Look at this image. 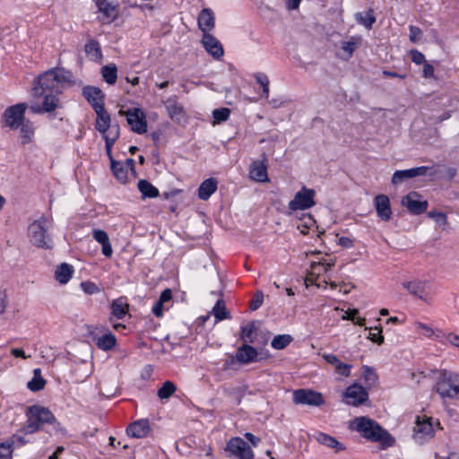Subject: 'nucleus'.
I'll list each match as a JSON object with an SVG mask.
<instances>
[{
    "label": "nucleus",
    "mask_w": 459,
    "mask_h": 459,
    "mask_svg": "<svg viewBox=\"0 0 459 459\" xmlns=\"http://www.w3.org/2000/svg\"><path fill=\"white\" fill-rule=\"evenodd\" d=\"M73 73L64 67H53L39 74L33 82L32 92L35 97L42 94H61L64 85L73 81Z\"/></svg>",
    "instance_id": "f257e3e1"
},
{
    "label": "nucleus",
    "mask_w": 459,
    "mask_h": 459,
    "mask_svg": "<svg viewBox=\"0 0 459 459\" xmlns=\"http://www.w3.org/2000/svg\"><path fill=\"white\" fill-rule=\"evenodd\" d=\"M350 429L360 434V436L371 442H377L382 448L393 446L395 439L375 420L366 416L356 417L350 423Z\"/></svg>",
    "instance_id": "f03ea898"
},
{
    "label": "nucleus",
    "mask_w": 459,
    "mask_h": 459,
    "mask_svg": "<svg viewBox=\"0 0 459 459\" xmlns=\"http://www.w3.org/2000/svg\"><path fill=\"white\" fill-rule=\"evenodd\" d=\"M25 415L27 417V421L23 427L25 433H34L45 423L54 424V428L58 434L65 435L66 433V430L61 426L60 422H56L54 414L47 407L40 405L29 406L26 409Z\"/></svg>",
    "instance_id": "7ed1b4c3"
},
{
    "label": "nucleus",
    "mask_w": 459,
    "mask_h": 459,
    "mask_svg": "<svg viewBox=\"0 0 459 459\" xmlns=\"http://www.w3.org/2000/svg\"><path fill=\"white\" fill-rule=\"evenodd\" d=\"M49 224L50 222L46 216H41L30 224L28 235L33 246L44 249H51L53 247L52 238L48 234Z\"/></svg>",
    "instance_id": "20e7f679"
},
{
    "label": "nucleus",
    "mask_w": 459,
    "mask_h": 459,
    "mask_svg": "<svg viewBox=\"0 0 459 459\" xmlns=\"http://www.w3.org/2000/svg\"><path fill=\"white\" fill-rule=\"evenodd\" d=\"M437 392L443 398H459V374L442 369L437 383Z\"/></svg>",
    "instance_id": "39448f33"
},
{
    "label": "nucleus",
    "mask_w": 459,
    "mask_h": 459,
    "mask_svg": "<svg viewBox=\"0 0 459 459\" xmlns=\"http://www.w3.org/2000/svg\"><path fill=\"white\" fill-rule=\"evenodd\" d=\"M27 108L28 104L25 102L8 107L3 113L2 123L12 130L18 129L25 119Z\"/></svg>",
    "instance_id": "423d86ee"
},
{
    "label": "nucleus",
    "mask_w": 459,
    "mask_h": 459,
    "mask_svg": "<svg viewBox=\"0 0 459 459\" xmlns=\"http://www.w3.org/2000/svg\"><path fill=\"white\" fill-rule=\"evenodd\" d=\"M120 116H125L131 130L139 134L147 132V121L145 113L139 108L119 110Z\"/></svg>",
    "instance_id": "0eeeda50"
},
{
    "label": "nucleus",
    "mask_w": 459,
    "mask_h": 459,
    "mask_svg": "<svg viewBox=\"0 0 459 459\" xmlns=\"http://www.w3.org/2000/svg\"><path fill=\"white\" fill-rule=\"evenodd\" d=\"M316 195V191L311 188H307L305 186L301 187L299 191H298L294 196V198L289 203V209L291 211H304L313 207L316 204L314 200Z\"/></svg>",
    "instance_id": "6e6552de"
},
{
    "label": "nucleus",
    "mask_w": 459,
    "mask_h": 459,
    "mask_svg": "<svg viewBox=\"0 0 459 459\" xmlns=\"http://www.w3.org/2000/svg\"><path fill=\"white\" fill-rule=\"evenodd\" d=\"M293 403L295 404L321 406L325 403L323 394L312 389H297L293 391Z\"/></svg>",
    "instance_id": "1a4fd4ad"
},
{
    "label": "nucleus",
    "mask_w": 459,
    "mask_h": 459,
    "mask_svg": "<svg viewBox=\"0 0 459 459\" xmlns=\"http://www.w3.org/2000/svg\"><path fill=\"white\" fill-rule=\"evenodd\" d=\"M437 174V170L434 169V167H428V166H420L416 168H411L409 169H403V170H396L392 177V183L394 185L401 184L404 180L409 178H413L420 176H430L435 177Z\"/></svg>",
    "instance_id": "9d476101"
},
{
    "label": "nucleus",
    "mask_w": 459,
    "mask_h": 459,
    "mask_svg": "<svg viewBox=\"0 0 459 459\" xmlns=\"http://www.w3.org/2000/svg\"><path fill=\"white\" fill-rule=\"evenodd\" d=\"M229 455H234L238 459H253L254 453L250 446L241 437H231L227 443L226 449Z\"/></svg>",
    "instance_id": "9b49d317"
},
{
    "label": "nucleus",
    "mask_w": 459,
    "mask_h": 459,
    "mask_svg": "<svg viewBox=\"0 0 459 459\" xmlns=\"http://www.w3.org/2000/svg\"><path fill=\"white\" fill-rule=\"evenodd\" d=\"M343 398L348 405L358 407L368 400V393L366 387L353 384L346 388Z\"/></svg>",
    "instance_id": "f8f14e48"
},
{
    "label": "nucleus",
    "mask_w": 459,
    "mask_h": 459,
    "mask_svg": "<svg viewBox=\"0 0 459 459\" xmlns=\"http://www.w3.org/2000/svg\"><path fill=\"white\" fill-rule=\"evenodd\" d=\"M434 436V428L431 418L417 416L414 426V438L422 442Z\"/></svg>",
    "instance_id": "ddd939ff"
},
{
    "label": "nucleus",
    "mask_w": 459,
    "mask_h": 459,
    "mask_svg": "<svg viewBox=\"0 0 459 459\" xmlns=\"http://www.w3.org/2000/svg\"><path fill=\"white\" fill-rule=\"evenodd\" d=\"M96 6L101 16L99 17L102 23H110L118 16V7L108 0H96Z\"/></svg>",
    "instance_id": "4468645a"
},
{
    "label": "nucleus",
    "mask_w": 459,
    "mask_h": 459,
    "mask_svg": "<svg viewBox=\"0 0 459 459\" xmlns=\"http://www.w3.org/2000/svg\"><path fill=\"white\" fill-rule=\"evenodd\" d=\"M419 194L415 191L410 192L407 195L402 199V205L405 206L411 214L420 215L424 213L429 206L427 201H419L415 197H418Z\"/></svg>",
    "instance_id": "2eb2a0df"
},
{
    "label": "nucleus",
    "mask_w": 459,
    "mask_h": 459,
    "mask_svg": "<svg viewBox=\"0 0 459 459\" xmlns=\"http://www.w3.org/2000/svg\"><path fill=\"white\" fill-rule=\"evenodd\" d=\"M267 159L263 155V160H253L249 168V177L256 182L269 181L267 174Z\"/></svg>",
    "instance_id": "dca6fc26"
},
{
    "label": "nucleus",
    "mask_w": 459,
    "mask_h": 459,
    "mask_svg": "<svg viewBox=\"0 0 459 459\" xmlns=\"http://www.w3.org/2000/svg\"><path fill=\"white\" fill-rule=\"evenodd\" d=\"M258 352L253 346L243 343L237 350L235 357L232 358V361L236 359L240 364H248L258 361Z\"/></svg>",
    "instance_id": "f3484780"
},
{
    "label": "nucleus",
    "mask_w": 459,
    "mask_h": 459,
    "mask_svg": "<svg viewBox=\"0 0 459 459\" xmlns=\"http://www.w3.org/2000/svg\"><path fill=\"white\" fill-rule=\"evenodd\" d=\"M377 216L384 221H388L392 216L390 200L385 195H377L374 198Z\"/></svg>",
    "instance_id": "a211bd4d"
},
{
    "label": "nucleus",
    "mask_w": 459,
    "mask_h": 459,
    "mask_svg": "<svg viewBox=\"0 0 459 459\" xmlns=\"http://www.w3.org/2000/svg\"><path fill=\"white\" fill-rule=\"evenodd\" d=\"M150 422L147 419H141L129 424L126 428V434L130 437L143 438L150 431Z\"/></svg>",
    "instance_id": "6ab92c4d"
},
{
    "label": "nucleus",
    "mask_w": 459,
    "mask_h": 459,
    "mask_svg": "<svg viewBox=\"0 0 459 459\" xmlns=\"http://www.w3.org/2000/svg\"><path fill=\"white\" fill-rule=\"evenodd\" d=\"M94 111L96 113V123L95 128L100 134H106L109 127H111V117L108 112L106 110L105 106H96L94 107Z\"/></svg>",
    "instance_id": "aec40b11"
},
{
    "label": "nucleus",
    "mask_w": 459,
    "mask_h": 459,
    "mask_svg": "<svg viewBox=\"0 0 459 459\" xmlns=\"http://www.w3.org/2000/svg\"><path fill=\"white\" fill-rule=\"evenodd\" d=\"M202 43L205 50L215 59H220L224 55V50L220 41L209 33L204 34Z\"/></svg>",
    "instance_id": "412c9836"
},
{
    "label": "nucleus",
    "mask_w": 459,
    "mask_h": 459,
    "mask_svg": "<svg viewBox=\"0 0 459 459\" xmlns=\"http://www.w3.org/2000/svg\"><path fill=\"white\" fill-rule=\"evenodd\" d=\"M82 93L93 109L98 105L104 106L105 95L99 87L85 86L82 88Z\"/></svg>",
    "instance_id": "4be33fe9"
},
{
    "label": "nucleus",
    "mask_w": 459,
    "mask_h": 459,
    "mask_svg": "<svg viewBox=\"0 0 459 459\" xmlns=\"http://www.w3.org/2000/svg\"><path fill=\"white\" fill-rule=\"evenodd\" d=\"M426 281L414 280L411 281H404L402 286L411 295L425 300L426 294Z\"/></svg>",
    "instance_id": "5701e85b"
},
{
    "label": "nucleus",
    "mask_w": 459,
    "mask_h": 459,
    "mask_svg": "<svg viewBox=\"0 0 459 459\" xmlns=\"http://www.w3.org/2000/svg\"><path fill=\"white\" fill-rule=\"evenodd\" d=\"M198 27L204 34L214 28V14L212 9L204 8L200 12Z\"/></svg>",
    "instance_id": "b1692460"
},
{
    "label": "nucleus",
    "mask_w": 459,
    "mask_h": 459,
    "mask_svg": "<svg viewBox=\"0 0 459 459\" xmlns=\"http://www.w3.org/2000/svg\"><path fill=\"white\" fill-rule=\"evenodd\" d=\"M218 181L214 178L205 179L198 188V197L201 200H208L210 196L217 190Z\"/></svg>",
    "instance_id": "393cba45"
},
{
    "label": "nucleus",
    "mask_w": 459,
    "mask_h": 459,
    "mask_svg": "<svg viewBox=\"0 0 459 459\" xmlns=\"http://www.w3.org/2000/svg\"><path fill=\"white\" fill-rule=\"evenodd\" d=\"M315 437L319 444L327 447L334 448L336 452L345 449L342 443L339 442L335 437L328 434L318 432Z\"/></svg>",
    "instance_id": "a878e982"
},
{
    "label": "nucleus",
    "mask_w": 459,
    "mask_h": 459,
    "mask_svg": "<svg viewBox=\"0 0 459 459\" xmlns=\"http://www.w3.org/2000/svg\"><path fill=\"white\" fill-rule=\"evenodd\" d=\"M111 314L117 319H123L128 313V304L124 297L114 299L110 306Z\"/></svg>",
    "instance_id": "bb28decb"
},
{
    "label": "nucleus",
    "mask_w": 459,
    "mask_h": 459,
    "mask_svg": "<svg viewBox=\"0 0 459 459\" xmlns=\"http://www.w3.org/2000/svg\"><path fill=\"white\" fill-rule=\"evenodd\" d=\"M19 128L22 144L25 145L30 143L34 136V127L32 122L30 119L25 118Z\"/></svg>",
    "instance_id": "cd10ccee"
},
{
    "label": "nucleus",
    "mask_w": 459,
    "mask_h": 459,
    "mask_svg": "<svg viewBox=\"0 0 459 459\" xmlns=\"http://www.w3.org/2000/svg\"><path fill=\"white\" fill-rule=\"evenodd\" d=\"M137 187L142 194V198H155L158 197L160 192L157 187L145 179L138 181Z\"/></svg>",
    "instance_id": "c85d7f7f"
},
{
    "label": "nucleus",
    "mask_w": 459,
    "mask_h": 459,
    "mask_svg": "<svg viewBox=\"0 0 459 459\" xmlns=\"http://www.w3.org/2000/svg\"><path fill=\"white\" fill-rule=\"evenodd\" d=\"M73 273L74 267L69 264L62 263L57 266L55 272V277L61 284H65L69 281Z\"/></svg>",
    "instance_id": "c756f323"
},
{
    "label": "nucleus",
    "mask_w": 459,
    "mask_h": 459,
    "mask_svg": "<svg viewBox=\"0 0 459 459\" xmlns=\"http://www.w3.org/2000/svg\"><path fill=\"white\" fill-rule=\"evenodd\" d=\"M110 169L116 177V178L120 183L126 184L127 182L128 170L126 169V166H125L123 162L112 160V163L110 164Z\"/></svg>",
    "instance_id": "7c9ffc66"
},
{
    "label": "nucleus",
    "mask_w": 459,
    "mask_h": 459,
    "mask_svg": "<svg viewBox=\"0 0 459 459\" xmlns=\"http://www.w3.org/2000/svg\"><path fill=\"white\" fill-rule=\"evenodd\" d=\"M116 336L111 332H108L102 336L98 337L96 340L97 347L102 351H110L116 346Z\"/></svg>",
    "instance_id": "2f4dec72"
},
{
    "label": "nucleus",
    "mask_w": 459,
    "mask_h": 459,
    "mask_svg": "<svg viewBox=\"0 0 459 459\" xmlns=\"http://www.w3.org/2000/svg\"><path fill=\"white\" fill-rule=\"evenodd\" d=\"M18 442L22 445L24 443L23 438L19 436H13L11 442L2 443L0 445V459H7L12 456L14 444Z\"/></svg>",
    "instance_id": "473e14b6"
},
{
    "label": "nucleus",
    "mask_w": 459,
    "mask_h": 459,
    "mask_svg": "<svg viewBox=\"0 0 459 459\" xmlns=\"http://www.w3.org/2000/svg\"><path fill=\"white\" fill-rule=\"evenodd\" d=\"M46 385V380L41 376V369L35 368L33 370V377L28 382L27 387L32 392L42 390Z\"/></svg>",
    "instance_id": "72a5a7b5"
},
{
    "label": "nucleus",
    "mask_w": 459,
    "mask_h": 459,
    "mask_svg": "<svg viewBox=\"0 0 459 459\" xmlns=\"http://www.w3.org/2000/svg\"><path fill=\"white\" fill-rule=\"evenodd\" d=\"M256 331L255 322H248L246 325L241 326L240 340L243 343H253L255 342V333Z\"/></svg>",
    "instance_id": "f704fd0d"
},
{
    "label": "nucleus",
    "mask_w": 459,
    "mask_h": 459,
    "mask_svg": "<svg viewBox=\"0 0 459 459\" xmlns=\"http://www.w3.org/2000/svg\"><path fill=\"white\" fill-rule=\"evenodd\" d=\"M355 20L359 24L363 25L368 30H371L373 24L376 22V16L374 15L373 9H369L365 14L357 13L355 14Z\"/></svg>",
    "instance_id": "c9c22d12"
},
{
    "label": "nucleus",
    "mask_w": 459,
    "mask_h": 459,
    "mask_svg": "<svg viewBox=\"0 0 459 459\" xmlns=\"http://www.w3.org/2000/svg\"><path fill=\"white\" fill-rule=\"evenodd\" d=\"M212 313L215 316L216 321H221L224 319L230 318V311L227 310L225 302L223 299H220L215 303Z\"/></svg>",
    "instance_id": "e433bc0d"
},
{
    "label": "nucleus",
    "mask_w": 459,
    "mask_h": 459,
    "mask_svg": "<svg viewBox=\"0 0 459 459\" xmlns=\"http://www.w3.org/2000/svg\"><path fill=\"white\" fill-rule=\"evenodd\" d=\"M85 53L91 56L93 60H98L102 57L100 43L96 39H90L84 46Z\"/></svg>",
    "instance_id": "4c0bfd02"
},
{
    "label": "nucleus",
    "mask_w": 459,
    "mask_h": 459,
    "mask_svg": "<svg viewBox=\"0 0 459 459\" xmlns=\"http://www.w3.org/2000/svg\"><path fill=\"white\" fill-rule=\"evenodd\" d=\"M316 221L310 213H302L299 217V223L297 228L303 235L307 234V230L316 225Z\"/></svg>",
    "instance_id": "58836bf2"
},
{
    "label": "nucleus",
    "mask_w": 459,
    "mask_h": 459,
    "mask_svg": "<svg viewBox=\"0 0 459 459\" xmlns=\"http://www.w3.org/2000/svg\"><path fill=\"white\" fill-rule=\"evenodd\" d=\"M101 74L105 82L108 84H114L117 79V69L116 65H108L102 67Z\"/></svg>",
    "instance_id": "ea45409f"
},
{
    "label": "nucleus",
    "mask_w": 459,
    "mask_h": 459,
    "mask_svg": "<svg viewBox=\"0 0 459 459\" xmlns=\"http://www.w3.org/2000/svg\"><path fill=\"white\" fill-rule=\"evenodd\" d=\"M59 94H42L41 97H44V100L42 102V109L45 112H52L54 111L59 101L57 96Z\"/></svg>",
    "instance_id": "a19ab883"
},
{
    "label": "nucleus",
    "mask_w": 459,
    "mask_h": 459,
    "mask_svg": "<svg viewBox=\"0 0 459 459\" xmlns=\"http://www.w3.org/2000/svg\"><path fill=\"white\" fill-rule=\"evenodd\" d=\"M177 390L176 385L168 380L165 381L162 385L158 389V397L161 400L169 399Z\"/></svg>",
    "instance_id": "79ce46f5"
},
{
    "label": "nucleus",
    "mask_w": 459,
    "mask_h": 459,
    "mask_svg": "<svg viewBox=\"0 0 459 459\" xmlns=\"http://www.w3.org/2000/svg\"><path fill=\"white\" fill-rule=\"evenodd\" d=\"M293 338L290 334H279L274 336L272 340L271 345L275 350L285 349L291 342Z\"/></svg>",
    "instance_id": "37998d69"
},
{
    "label": "nucleus",
    "mask_w": 459,
    "mask_h": 459,
    "mask_svg": "<svg viewBox=\"0 0 459 459\" xmlns=\"http://www.w3.org/2000/svg\"><path fill=\"white\" fill-rule=\"evenodd\" d=\"M362 369L365 384L368 388H370L377 383L378 379L377 375L375 372V370L369 368L368 366H363Z\"/></svg>",
    "instance_id": "c03bdc74"
},
{
    "label": "nucleus",
    "mask_w": 459,
    "mask_h": 459,
    "mask_svg": "<svg viewBox=\"0 0 459 459\" xmlns=\"http://www.w3.org/2000/svg\"><path fill=\"white\" fill-rule=\"evenodd\" d=\"M230 115V109L228 108H216L212 111L214 123L220 124L226 121Z\"/></svg>",
    "instance_id": "a18cd8bd"
},
{
    "label": "nucleus",
    "mask_w": 459,
    "mask_h": 459,
    "mask_svg": "<svg viewBox=\"0 0 459 459\" xmlns=\"http://www.w3.org/2000/svg\"><path fill=\"white\" fill-rule=\"evenodd\" d=\"M255 78L257 83L263 87L262 96L268 98L269 96V79L266 74L263 73H257L255 74Z\"/></svg>",
    "instance_id": "49530a36"
},
{
    "label": "nucleus",
    "mask_w": 459,
    "mask_h": 459,
    "mask_svg": "<svg viewBox=\"0 0 459 459\" xmlns=\"http://www.w3.org/2000/svg\"><path fill=\"white\" fill-rule=\"evenodd\" d=\"M359 45V40H355L353 38L351 40L342 42L341 48L347 54V59L352 56Z\"/></svg>",
    "instance_id": "de8ad7c7"
},
{
    "label": "nucleus",
    "mask_w": 459,
    "mask_h": 459,
    "mask_svg": "<svg viewBox=\"0 0 459 459\" xmlns=\"http://www.w3.org/2000/svg\"><path fill=\"white\" fill-rule=\"evenodd\" d=\"M108 130H109L108 133L107 132L106 134H102L104 140H105V142H109L111 143H115L120 134L119 126L117 124L114 125V126L111 125V127H109Z\"/></svg>",
    "instance_id": "09e8293b"
},
{
    "label": "nucleus",
    "mask_w": 459,
    "mask_h": 459,
    "mask_svg": "<svg viewBox=\"0 0 459 459\" xmlns=\"http://www.w3.org/2000/svg\"><path fill=\"white\" fill-rule=\"evenodd\" d=\"M334 265V260H331L327 263H323V262H312L311 263V265H310V268L312 271H316L317 269H320L317 273V274H320L322 272L323 273H326L327 271H329L330 269H332Z\"/></svg>",
    "instance_id": "8fccbe9b"
},
{
    "label": "nucleus",
    "mask_w": 459,
    "mask_h": 459,
    "mask_svg": "<svg viewBox=\"0 0 459 459\" xmlns=\"http://www.w3.org/2000/svg\"><path fill=\"white\" fill-rule=\"evenodd\" d=\"M167 110H168L169 116L171 119L179 120L180 117L184 113L183 108L178 104H172V105L168 106Z\"/></svg>",
    "instance_id": "3c124183"
},
{
    "label": "nucleus",
    "mask_w": 459,
    "mask_h": 459,
    "mask_svg": "<svg viewBox=\"0 0 459 459\" xmlns=\"http://www.w3.org/2000/svg\"><path fill=\"white\" fill-rule=\"evenodd\" d=\"M263 301H264V294L261 290H257L250 301L249 308L252 311L257 310L263 304Z\"/></svg>",
    "instance_id": "603ef678"
},
{
    "label": "nucleus",
    "mask_w": 459,
    "mask_h": 459,
    "mask_svg": "<svg viewBox=\"0 0 459 459\" xmlns=\"http://www.w3.org/2000/svg\"><path fill=\"white\" fill-rule=\"evenodd\" d=\"M81 288L86 294H89V295H92V294L100 292V288L97 286V284H95L92 281H82L81 283Z\"/></svg>",
    "instance_id": "864d4df0"
},
{
    "label": "nucleus",
    "mask_w": 459,
    "mask_h": 459,
    "mask_svg": "<svg viewBox=\"0 0 459 459\" xmlns=\"http://www.w3.org/2000/svg\"><path fill=\"white\" fill-rule=\"evenodd\" d=\"M428 216L432 218L436 221V223L440 226L445 225L446 223V216L444 212L430 211L428 213Z\"/></svg>",
    "instance_id": "5fc2aeb1"
},
{
    "label": "nucleus",
    "mask_w": 459,
    "mask_h": 459,
    "mask_svg": "<svg viewBox=\"0 0 459 459\" xmlns=\"http://www.w3.org/2000/svg\"><path fill=\"white\" fill-rule=\"evenodd\" d=\"M351 367L352 366L351 364H346V363L340 361V363L335 368V372L342 377H347L351 374Z\"/></svg>",
    "instance_id": "6e6d98bb"
},
{
    "label": "nucleus",
    "mask_w": 459,
    "mask_h": 459,
    "mask_svg": "<svg viewBox=\"0 0 459 459\" xmlns=\"http://www.w3.org/2000/svg\"><path fill=\"white\" fill-rule=\"evenodd\" d=\"M93 238L100 244H103L109 239L108 235L102 230H94L92 232Z\"/></svg>",
    "instance_id": "4d7b16f0"
},
{
    "label": "nucleus",
    "mask_w": 459,
    "mask_h": 459,
    "mask_svg": "<svg viewBox=\"0 0 459 459\" xmlns=\"http://www.w3.org/2000/svg\"><path fill=\"white\" fill-rule=\"evenodd\" d=\"M411 61L417 65H421L423 63H426L425 62V56L418 51L417 49H412L411 51Z\"/></svg>",
    "instance_id": "13d9d810"
},
{
    "label": "nucleus",
    "mask_w": 459,
    "mask_h": 459,
    "mask_svg": "<svg viewBox=\"0 0 459 459\" xmlns=\"http://www.w3.org/2000/svg\"><path fill=\"white\" fill-rule=\"evenodd\" d=\"M375 330L377 331V333H372L370 332L369 333V339L377 343V344H382L384 342V336L382 335V329L381 328H378V327H375Z\"/></svg>",
    "instance_id": "bf43d9fd"
},
{
    "label": "nucleus",
    "mask_w": 459,
    "mask_h": 459,
    "mask_svg": "<svg viewBox=\"0 0 459 459\" xmlns=\"http://www.w3.org/2000/svg\"><path fill=\"white\" fill-rule=\"evenodd\" d=\"M422 31L420 28L416 26H410V39L412 42H417L419 40L420 36H421Z\"/></svg>",
    "instance_id": "052dcab7"
},
{
    "label": "nucleus",
    "mask_w": 459,
    "mask_h": 459,
    "mask_svg": "<svg viewBox=\"0 0 459 459\" xmlns=\"http://www.w3.org/2000/svg\"><path fill=\"white\" fill-rule=\"evenodd\" d=\"M323 358H324V359H325L327 363H329V364L333 365V366L334 367V368H335L337 367V365L340 363L339 359H338L335 355L331 354V353H329V354H324V355H323Z\"/></svg>",
    "instance_id": "680f3d73"
},
{
    "label": "nucleus",
    "mask_w": 459,
    "mask_h": 459,
    "mask_svg": "<svg viewBox=\"0 0 459 459\" xmlns=\"http://www.w3.org/2000/svg\"><path fill=\"white\" fill-rule=\"evenodd\" d=\"M434 66L429 63H424L423 66V76L425 78H430L434 76Z\"/></svg>",
    "instance_id": "e2e57ef3"
},
{
    "label": "nucleus",
    "mask_w": 459,
    "mask_h": 459,
    "mask_svg": "<svg viewBox=\"0 0 459 459\" xmlns=\"http://www.w3.org/2000/svg\"><path fill=\"white\" fill-rule=\"evenodd\" d=\"M100 245L102 246V254L106 257H110L113 254V249H112L111 244L109 242V239Z\"/></svg>",
    "instance_id": "0e129e2a"
},
{
    "label": "nucleus",
    "mask_w": 459,
    "mask_h": 459,
    "mask_svg": "<svg viewBox=\"0 0 459 459\" xmlns=\"http://www.w3.org/2000/svg\"><path fill=\"white\" fill-rule=\"evenodd\" d=\"M172 299V291L170 289H165L160 296L159 301L161 303H165L169 301Z\"/></svg>",
    "instance_id": "69168bd1"
},
{
    "label": "nucleus",
    "mask_w": 459,
    "mask_h": 459,
    "mask_svg": "<svg viewBox=\"0 0 459 459\" xmlns=\"http://www.w3.org/2000/svg\"><path fill=\"white\" fill-rule=\"evenodd\" d=\"M152 313L155 316L161 317L163 316V303L158 300L152 307Z\"/></svg>",
    "instance_id": "338daca9"
},
{
    "label": "nucleus",
    "mask_w": 459,
    "mask_h": 459,
    "mask_svg": "<svg viewBox=\"0 0 459 459\" xmlns=\"http://www.w3.org/2000/svg\"><path fill=\"white\" fill-rule=\"evenodd\" d=\"M446 341L455 347H459V335L449 333L446 336Z\"/></svg>",
    "instance_id": "774afa93"
}]
</instances>
